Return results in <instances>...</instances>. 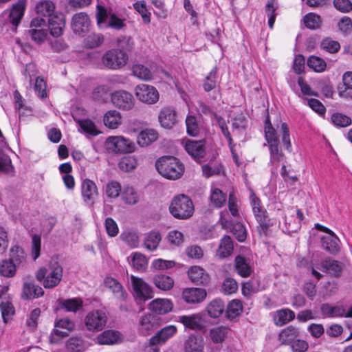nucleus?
<instances>
[{"mask_svg":"<svg viewBox=\"0 0 352 352\" xmlns=\"http://www.w3.org/2000/svg\"><path fill=\"white\" fill-rule=\"evenodd\" d=\"M106 26L115 30H121L126 27V19L119 16L115 12H110V17Z\"/></svg>","mask_w":352,"mask_h":352,"instance_id":"44","label":"nucleus"},{"mask_svg":"<svg viewBox=\"0 0 352 352\" xmlns=\"http://www.w3.org/2000/svg\"><path fill=\"white\" fill-rule=\"evenodd\" d=\"M217 85V69L213 68L205 78L203 87L206 91L208 92L216 87Z\"/></svg>","mask_w":352,"mask_h":352,"instance_id":"60","label":"nucleus"},{"mask_svg":"<svg viewBox=\"0 0 352 352\" xmlns=\"http://www.w3.org/2000/svg\"><path fill=\"white\" fill-rule=\"evenodd\" d=\"M74 322L68 318L58 320L55 324V328L50 336L51 342L54 343L57 342L55 336H58L60 338L67 336L69 333L74 329Z\"/></svg>","mask_w":352,"mask_h":352,"instance_id":"12","label":"nucleus"},{"mask_svg":"<svg viewBox=\"0 0 352 352\" xmlns=\"http://www.w3.org/2000/svg\"><path fill=\"white\" fill-rule=\"evenodd\" d=\"M81 193L84 201L93 206L98 196V190L96 184L91 179H85L81 184Z\"/></svg>","mask_w":352,"mask_h":352,"instance_id":"14","label":"nucleus"},{"mask_svg":"<svg viewBox=\"0 0 352 352\" xmlns=\"http://www.w3.org/2000/svg\"><path fill=\"white\" fill-rule=\"evenodd\" d=\"M25 2L24 0H19L13 4L9 14V21L15 27L19 25L24 15Z\"/></svg>","mask_w":352,"mask_h":352,"instance_id":"26","label":"nucleus"},{"mask_svg":"<svg viewBox=\"0 0 352 352\" xmlns=\"http://www.w3.org/2000/svg\"><path fill=\"white\" fill-rule=\"evenodd\" d=\"M117 44L120 48L109 50L101 57V64L106 69L118 70L127 64L129 56L126 51H130L133 47L131 38L119 37Z\"/></svg>","mask_w":352,"mask_h":352,"instance_id":"1","label":"nucleus"},{"mask_svg":"<svg viewBox=\"0 0 352 352\" xmlns=\"http://www.w3.org/2000/svg\"><path fill=\"white\" fill-rule=\"evenodd\" d=\"M250 203L253 213L260 226L263 228H267L270 226V223L267 212L261 206V200L253 192H251Z\"/></svg>","mask_w":352,"mask_h":352,"instance_id":"11","label":"nucleus"},{"mask_svg":"<svg viewBox=\"0 0 352 352\" xmlns=\"http://www.w3.org/2000/svg\"><path fill=\"white\" fill-rule=\"evenodd\" d=\"M188 275L190 280L197 285H206L209 282L208 274L199 266L190 267Z\"/></svg>","mask_w":352,"mask_h":352,"instance_id":"27","label":"nucleus"},{"mask_svg":"<svg viewBox=\"0 0 352 352\" xmlns=\"http://www.w3.org/2000/svg\"><path fill=\"white\" fill-rule=\"evenodd\" d=\"M122 190L120 183L111 181L106 185L105 193L108 197L114 199L121 195Z\"/></svg>","mask_w":352,"mask_h":352,"instance_id":"57","label":"nucleus"},{"mask_svg":"<svg viewBox=\"0 0 352 352\" xmlns=\"http://www.w3.org/2000/svg\"><path fill=\"white\" fill-rule=\"evenodd\" d=\"M132 70L133 75L140 80H149L152 78L151 71L143 65H135Z\"/></svg>","mask_w":352,"mask_h":352,"instance_id":"53","label":"nucleus"},{"mask_svg":"<svg viewBox=\"0 0 352 352\" xmlns=\"http://www.w3.org/2000/svg\"><path fill=\"white\" fill-rule=\"evenodd\" d=\"M104 41V36L102 34H91L85 41V44L89 48H95L100 46Z\"/></svg>","mask_w":352,"mask_h":352,"instance_id":"63","label":"nucleus"},{"mask_svg":"<svg viewBox=\"0 0 352 352\" xmlns=\"http://www.w3.org/2000/svg\"><path fill=\"white\" fill-rule=\"evenodd\" d=\"M0 309L1 316L5 324L12 320L14 314V308L12 304L8 300L2 301L0 304Z\"/></svg>","mask_w":352,"mask_h":352,"instance_id":"48","label":"nucleus"},{"mask_svg":"<svg viewBox=\"0 0 352 352\" xmlns=\"http://www.w3.org/2000/svg\"><path fill=\"white\" fill-rule=\"evenodd\" d=\"M65 26V16L60 12H56L48 19V27L50 34L54 37L62 35Z\"/></svg>","mask_w":352,"mask_h":352,"instance_id":"20","label":"nucleus"},{"mask_svg":"<svg viewBox=\"0 0 352 352\" xmlns=\"http://www.w3.org/2000/svg\"><path fill=\"white\" fill-rule=\"evenodd\" d=\"M322 248L331 254H336L340 251V240L331 230L327 235L321 238Z\"/></svg>","mask_w":352,"mask_h":352,"instance_id":"24","label":"nucleus"},{"mask_svg":"<svg viewBox=\"0 0 352 352\" xmlns=\"http://www.w3.org/2000/svg\"><path fill=\"white\" fill-rule=\"evenodd\" d=\"M16 273V264L10 260L0 262V274L5 277H13Z\"/></svg>","mask_w":352,"mask_h":352,"instance_id":"51","label":"nucleus"},{"mask_svg":"<svg viewBox=\"0 0 352 352\" xmlns=\"http://www.w3.org/2000/svg\"><path fill=\"white\" fill-rule=\"evenodd\" d=\"M63 276V268L58 264L51 266L47 273L45 268H41L36 274V278L39 281H43L45 288H53L58 285Z\"/></svg>","mask_w":352,"mask_h":352,"instance_id":"5","label":"nucleus"},{"mask_svg":"<svg viewBox=\"0 0 352 352\" xmlns=\"http://www.w3.org/2000/svg\"><path fill=\"white\" fill-rule=\"evenodd\" d=\"M55 4L51 0H41L35 6V11L37 14L50 18L56 13Z\"/></svg>","mask_w":352,"mask_h":352,"instance_id":"31","label":"nucleus"},{"mask_svg":"<svg viewBox=\"0 0 352 352\" xmlns=\"http://www.w3.org/2000/svg\"><path fill=\"white\" fill-rule=\"evenodd\" d=\"M153 316L151 314H146L141 317L140 320V331L142 334L148 335L154 329L152 323Z\"/></svg>","mask_w":352,"mask_h":352,"instance_id":"59","label":"nucleus"},{"mask_svg":"<svg viewBox=\"0 0 352 352\" xmlns=\"http://www.w3.org/2000/svg\"><path fill=\"white\" fill-rule=\"evenodd\" d=\"M113 104L122 110H130L134 106V98L131 94L124 90L116 91L111 94Z\"/></svg>","mask_w":352,"mask_h":352,"instance_id":"10","label":"nucleus"},{"mask_svg":"<svg viewBox=\"0 0 352 352\" xmlns=\"http://www.w3.org/2000/svg\"><path fill=\"white\" fill-rule=\"evenodd\" d=\"M78 124L82 130L88 135L96 136L100 133L95 124L90 120H79Z\"/></svg>","mask_w":352,"mask_h":352,"instance_id":"58","label":"nucleus"},{"mask_svg":"<svg viewBox=\"0 0 352 352\" xmlns=\"http://www.w3.org/2000/svg\"><path fill=\"white\" fill-rule=\"evenodd\" d=\"M295 318V313L289 309L276 311L274 315V320L277 326H283Z\"/></svg>","mask_w":352,"mask_h":352,"instance_id":"35","label":"nucleus"},{"mask_svg":"<svg viewBox=\"0 0 352 352\" xmlns=\"http://www.w3.org/2000/svg\"><path fill=\"white\" fill-rule=\"evenodd\" d=\"M166 240L172 248L179 247L184 241V236L182 232L177 230H173L168 232L166 236Z\"/></svg>","mask_w":352,"mask_h":352,"instance_id":"43","label":"nucleus"},{"mask_svg":"<svg viewBox=\"0 0 352 352\" xmlns=\"http://www.w3.org/2000/svg\"><path fill=\"white\" fill-rule=\"evenodd\" d=\"M206 296L207 292L203 288H186L182 292V298L187 303H199L204 300Z\"/></svg>","mask_w":352,"mask_h":352,"instance_id":"21","label":"nucleus"},{"mask_svg":"<svg viewBox=\"0 0 352 352\" xmlns=\"http://www.w3.org/2000/svg\"><path fill=\"white\" fill-rule=\"evenodd\" d=\"M230 333L228 327L217 326L212 327L208 331V338L215 344H221L228 338Z\"/></svg>","mask_w":352,"mask_h":352,"instance_id":"25","label":"nucleus"},{"mask_svg":"<svg viewBox=\"0 0 352 352\" xmlns=\"http://www.w3.org/2000/svg\"><path fill=\"white\" fill-rule=\"evenodd\" d=\"M107 317L106 314L100 310H95L87 314L85 317V325L89 331H101L106 325Z\"/></svg>","mask_w":352,"mask_h":352,"instance_id":"8","label":"nucleus"},{"mask_svg":"<svg viewBox=\"0 0 352 352\" xmlns=\"http://www.w3.org/2000/svg\"><path fill=\"white\" fill-rule=\"evenodd\" d=\"M242 310L243 305L241 301L234 299L228 303L226 314L229 318H234L242 312Z\"/></svg>","mask_w":352,"mask_h":352,"instance_id":"50","label":"nucleus"},{"mask_svg":"<svg viewBox=\"0 0 352 352\" xmlns=\"http://www.w3.org/2000/svg\"><path fill=\"white\" fill-rule=\"evenodd\" d=\"M186 130L188 135L197 136L199 133V124L194 116L188 115L186 118Z\"/></svg>","mask_w":352,"mask_h":352,"instance_id":"55","label":"nucleus"},{"mask_svg":"<svg viewBox=\"0 0 352 352\" xmlns=\"http://www.w3.org/2000/svg\"><path fill=\"white\" fill-rule=\"evenodd\" d=\"M138 166V161L134 156L126 155L122 157L119 162V168L124 172L134 170Z\"/></svg>","mask_w":352,"mask_h":352,"instance_id":"47","label":"nucleus"},{"mask_svg":"<svg viewBox=\"0 0 352 352\" xmlns=\"http://www.w3.org/2000/svg\"><path fill=\"white\" fill-rule=\"evenodd\" d=\"M265 137L269 146L272 144H279V140L276 129L272 126L267 118L265 122Z\"/></svg>","mask_w":352,"mask_h":352,"instance_id":"46","label":"nucleus"},{"mask_svg":"<svg viewBox=\"0 0 352 352\" xmlns=\"http://www.w3.org/2000/svg\"><path fill=\"white\" fill-rule=\"evenodd\" d=\"M307 65L316 72H322L326 69L327 63L322 58L311 56L307 60Z\"/></svg>","mask_w":352,"mask_h":352,"instance_id":"54","label":"nucleus"},{"mask_svg":"<svg viewBox=\"0 0 352 352\" xmlns=\"http://www.w3.org/2000/svg\"><path fill=\"white\" fill-rule=\"evenodd\" d=\"M131 280L133 296L136 299L146 301L153 297V288L142 278L132 275Z\"/></svg>","mask_w":352,"mask_h":352,"instance_id":"7","label":"nucleus"},{"mask_svg":"<svg viewBox=\"0 0 352 352\" xmlns=\"http://www.w3.org/2000/svg\"><path fill=\"white\" fill-rule=\"evenodd\" d=\"M158 120L163 128L171 129L177 122V112L173 107H164L159 113Z\"/></svg>","mask_w":352,"mask_h":352,"instance_id":"17","label":"nucleus"},{"mask_svg":"<svg viewBox=\"0 0 352 352\" xmlns=\"http://www.w3.org/2000/svg\"><path fill=\"white\" fill-rule=\"evenodd\" d=\"M131 263L134 268L137 270H144L148 264L146 257L140 252L133 254Z\"/></svg>","mask_w":352,"mask_h":352,"instance_id":"61","label":"nucleus"},{"mask_svg":"<svg viewBox=\"0 0 352 352\" xmlns=\"http://www.w3.org/2000/svg\"><path fill=\"white\" fill-rule=\"evenodd\" d=\"M206 309L211 318H218L225 309L224 302L221 299H214L208 305Z\"/></svg>","mask_w":352,"mask_h":352,"instance_id":"41","label":"nucleus"},{"mask_svg":"<svg viewBox=\"0 0 352 352\" xmlns=\"http://www.w3.org/2000/svg\"><path fill=\"white\" fill-rule=\"evenodd\" d=\"M238 290V284L232 278H226L221 286V291L223 294L230 295L235 293Z\"/></svg>","mask_w":352,"mask_h":352,"instance_id":"62","label":"nucleus"},{"mask_svg":"<svg viewBox=\"0 0 352 352\" xmlns=\"http://www.w3.org/2000/svg\"><path fill=\"white\" fill-rule=\"evenodd\" d=\"M121 340L120 334L118 331L107 330L103 331L96 338L97 343L101 345L115 344Z\"/></svg>","mask_w":352,"mask_h":352,"instance_id":"32","label":"nucleus"},{"mask_svg":"<svg viewBox=\"0 0 352 352\" xmlns=\"http://www.w3.org/2000/svg\"><path fill=\"white\" fill-rule=\"evenodd\" d=\"M135 95L140 101L146 104H155L159 100L158 91L154 87L146 84L137 85Z\"/></svg>","mask_w":352,"mask_h":352,"instance_id":"9","label":"nucleus"},{"mask_svg":"<svg viewBox=\"0 0 352 352\" xmlns=\"http://www.w3.org/2000/svg\"><path fill=\"white\" fill-rule=\"evenodd\" d=\"M177 331L175 325H168L158 331L155 336L151 338L150 344L152 346L162 344L174 336Z\"/></svg>","mask_w":352,"mask_h":352,"instance_id":"18","label":"nucleus"},{"mask_svg":"<svg viewBox=\"0 0 352 352\" xmlns=\"http://www.w3.org/2000/svg\"><path fill=\"white\" fill-rule=\"evenodd\" d=\"M153 282L156 287L163 291H168L173 288L174 280L168 276L164 274L155 275Z\"/></svg>","mask_w":352,"mask_h":352,"instance_id":"40","label":"nucleus"},{"mask_svg":"<svg viewBox=\"0 0 352 352\" xmlns=\"http://www.w3.org/2000/svg\"><path fill=\"white\" fill-rule=\"evenodd\" d=\"M91 20L86 12L75 14L72 19V28L75 34H84L89 30Z\"/></svg>","mask_w":352,"mask_h":352,"instance_id":"13","label":"nucleus"},{"mask_svg":"<svg viewBox=\"0 0 352 352\" xmlns=\"http://www.w3.org/2000/svg\"><path fill=\"white\" fill-rule=\"evenodd\" d=\"M177 322L191 330L201 331L204 328L203 318L200 314L179 316Z\"/></svg>","mask_w":352,"mask_h":352,"instance_id":"16","label":"nucleus"},{"mask_svg":"<svg viewBox=\"0 0 352 352\" xmlns=\"http://www.w3.org/2000/svg\"><path fill=\"white\" fill-rule=\"evenodd\" d=\"M148 308L156 314L163 315L172 311L173 303L168 298H156L149 303Z\"/></svg>","mask_w":352,"mask_h":352,"instance_id":"22","label":"nucleus"},{"mask_svg":"<svg viewBox=\"0 0 352 352\" xmlns=\"http://www.w3.org/2000/svg\"><path fill=\"white\" fill-rule=\"evenodd\" d=\"M182 144L186 152L197 161H199L204 157L205 148L203 141L183 140Z\"/></svg>","mask_w":352,"mask_h":352,"instance_id":"15","label":"nucleus"},{"mask_svg":"<svg viewBox=\"0 0 352 352\" xmlns=\"http://www.w3.org/2000/svg\"><path fill=\"white\" fill-rule=\"evenodd\" d=\"M121 198L128 205H135L140 200V195L134 188L125 186L122 190Z\"/></svg>","mask_w":352,"mask_h":352,"instance_id":"39","label":"nucleus"},{"mask_svg":"<svg viewBox=\"0 0 352 352\" xmlns=\"http://www.w3.org/2000/svg\"><path fill=\"white\" fill-rule=\"evenodd\" d=\"M320 47L327 52L334 54L340 50V45L336 41L330 38H325L321 41Z\"/></svg>","mask_w":352,"mask_h":352,"instance_id":"56","label":"nucleus"},{"mask_svg":"<svg viewBox=\"0 0 352 352\" xmlns=\"http://www.w3.org/2000/svg\"><path fill=\"white\" fill-rule=\"evenodd\" d=\"M210 201L217 208H221L226 201V195L219 188H214L211 190Z\"/></svg>","mask_w":352,"mask_h":352,"instance_id":"49","label":"nucleus"},{"mask_svg":"<svg viewBox=\"0 0 352 352\" xmlns=\"http://www.w3.org/2000/svg\"><path fill=\"white\" fill-rule=\"evenodd\" d=\"M89 346L88 343L77 336L70 338L66 342V348L70 352H84Z\"/></svg>","mask_w":352,"mask_h":352,"instance_id":"37","label":"nucleus"},{"mask_svg":"<svg viewBox=\"0 0 352 352\" xmlns=\"http://www.w3.org/2000/svg\"><path fill=\"white\" fill-rule=\"evenodd\" d=\"M158 138V133L153 129L142 131L137 138L138 144L142 146H147Z\"/></svg>","mask_w":352,"mask_h":352,"instance_id":"38","label":"nucleus"},{"mask_svg":"<svg viewBox=\"0 0 352 352\" xmlns=\"http://www.w3.org/2000/svg\"><path fill=\"white\" fill-rule=\"evenodd\" d=\"M298 329L293 325H289L281 330L278 335V339L282 344H290L299 336Z\"/></svg>","mask_w":352,"mask_h":352,"instance_id":"28","label":"nucleus"},{"mask_svg":"<svg viewBox=\"0 0 352 352\" xmlns=\"http://www.w3.org/2000/svg\"><path fill=\"white\" fill-rule=\"evenodd\" d=\"M110 12H113L111 9L107 10L100 4L97 5L96 18L99 28H102V25L106 23L108 16L110 17Z\"/></svg>","mask_w":352,"mask_h":352,"instance_id":"52","label":"nucleus"},{"mask_svg":"<svg viewBox=\"0 0 352 352\" xmlns=\"http://www.w3.org/2000/svg\"><path fill=\"white\" fill-rule=\"evenodd\" d=\"M322 270L333 276H339L343 270V264L336 260L327 258L321 262Z\"/></svg>","mask_w":352,"mask_h":352,"instance_id":"29","label":"nucleus"},{"mask_svg":"<svg viewBox=\"0 0 352 352\" xmlns=\"http://www.w3.org/2000/svg\"><path fill=\"white\" fill-rule=\"evenodd\" d=\"M104 147L109 153H126L135 151V144L123 136H109L104 142Z\"/></svg>","mask_w":352,"mask_h":352,"instance_id":"4","label":"nucleus"},{"mask_svg":"<svg viewBox=\"0 0 352 352\" xmlns=\"http://www.w3.org/2000/svg\"><path fill=\"white\" fill-rule=\"evenodd\" d=\"M158 173L164 177L175 180L182 177L184 172V164L173 156H163L155 163Z\"/></svg>","mask_w":352,"mask_h":352,"instance_id":"2","label":"nucleus"},{"mask_svg":"<svg viewBox=\"0 0 352 352\" xmlns=\"http://www.w3.org/2000/svg\"><path fill=\"white\" fill-rule=\"evenodd\" d=\"M204 340L198 333H192L184 342V352H204Z\"/></svg>","mask_w":352,"mask_h":352,"instance_id":"19","label":"nucleus"},{"mask_svg":"<svg viewBox=\"0 0 352 352\" xmlns=\"http://www.w3.org/2000/svg\"><path fill=\"white\" fill-rule=\"evenodd\" d=\"M234 261L236 270L241 276L248 277L251 275L252 269L244 257L237 256Z\"/></svg>","mask_w":352,"mask_h":352,"instance_id":"42","label":"nucleus"},{"mask_svg":"<svg viewBox=\"0 0 352 352\" xmlns=\"http://www.w3.org/2000/svg\"><path fill=\"white\" fill-rule=\"evenodd\" d=\"M122 115L116 110H109L103 117L104 124L109 129H116L122 124Z\"/></svg>","mask_w":352,"mask_h":352,"instance_id":"30","label":"nucleus"},{"mask_svg":"<svg viewBox=\"0 0 352 352\" xmlns=\"http://www.w3.org/2000/svg\"><path fill=\"white\" fill-rule=\"evenodd\" d=\"M162 239V234L158 230H151L144 234L143 246L150 252H154L158 248Z\"/></svg>","mask_w":352,"mask_h":352,"instance_id":"23","label":"nucleus"},{"mask_svg":"<svg viewBox=\"0 0 352 352\" xmlns=\"http://www.w3.org/2000/svg\"><path fill=\"white\" fill-rule=\"evenodd\" d=\"M47 26L46 21L43 18L39 16L33 18L28 32L32 40L38 45L43 43L48 35Z\"/></svg>","mask_w":352,"mask_h":352,"instance_id":"6","label":"nucleus"},{"mask_svg":"<svg viewBox=\"0 0 352 352\" xmlns=\"http://www.w3.org/2000/svg\"><path fill=\"white\" fill-rule=\"evenodd\" d=\"M232 251V241L230 236L225 235L221 239L219 248L217 250V256L220 258H223L231 255Z\"/></svg>","mask_w":352,"mask_h":352,"instance_id":"36","label":"nucleus"},{"mask_svg":"<svg viewBox=\"0 0 352 352\" xmlns=\"http://www.w3.org/2000/svg\"><path fill=\"white\" fill-rule=\"evenodd\" d=\"M169 211L177 219H188L194 213V204L187 195L180 194L175 196L171 200Z\"/></svg>","mask_w":352,"mask_h":352,"instance_id":"3","label":"nucleus"},{"mask_svg":"<svg viewBox=\"0 0 352 352\" xmlns=\"http://www.w3.org/2000/svg\"><path fill=\"white\" fill-rule=\"evenodd\" d=\"M82 300L80 298H74L67 300H62L60 305L67 311L76 312L82 307Z\"/></svg>","mask_w":352,"mask_h":352,"instance_id":"45","label":"nucleus"},{"mask_svg":"<svg viewBox=\"0 0 352 352\" xmlns=\"http://www.w3.org/2000/svg\"><path fill=\"white\" fill-rule=\"evenodd\" d=\"M44 294L43 289L30 282H25L23 287L22 298L25 299H33L42 296Z\"/></svg>","mask_w":352,"mask_h":352,"instance_id":"34","label":"nucleus"},{"mask_svg":"<svg viewBox=\"0 0 352 352\" xmlns=\"http://www.w3.org/2000/svg\"><path fill=\"white\" fill-rule=\"evenodd\" d=\"M104 285L114 294L115 297L121 300H124L126 298V293L124 290L121 284L116 279L107 277L104 279Z\"/></svg>","mask_w":352,"mask_h":352,"instance_id":"33","label":"nucleus"},{"mask_svg":"<svg viewBox=\"0 0 352 352\" xmlns=\"http://www.w3.org/2000/svg\"><path fill=\"white\" fill-rule=\"evenodd\" d=\"M304 23L309 29H317L320 25V17L316 14L309 13L304 17Z\"/></svg>","mask_w":352,"mask_h":352,"instance_id":"64","label":"nucleus"}]
</instances>
